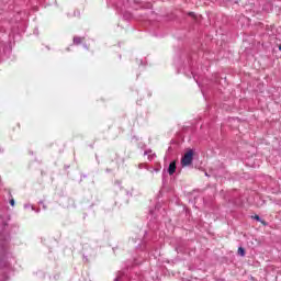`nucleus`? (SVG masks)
<instances>
[{
	"label": "nucleus",
	"instance_id": "obj_1",
	"mask_svg": "<svg viewBox=\"0 0 281 281\" xmlns=\"http://www.w3.org/2000/svg\"><path fill=\"white\" fill-rule=\"evenodd\" d=\"M193 159H194V151H192V149H190L189 151H187L183 155V157L181 159V166L183 168H186L187 166H191Z\"/></svg>",
	"mask_w": 281,
	"mask_h": 281
},
{
	"label": "nucleus",
	"instance_id": "obj_2",
	"mask_svg": "<svg viewBox=\"0 0 281 281\" xmlns=\"http://www.w3.org/2000/svg\"><path fill=\"white\" fill-rule=\"evenodd\" d=\"M177 171V164L175 161L170 162L169 168H168V173L172 175L173 172Z\"/></svg>",
	"mask_w": 281,
	"mask_h": 281
},
{
	"label": "nucleus",
	"instance_id": "obj_3",
	"mask_svg": "<svg viewBox=\"0 0 281 281\" xmlns=\"http://www.w3.org/2000/svg\"><path fill=\"white\" fill-rule=\"evenodd\" d=\"M80 43H82V37H74L75 45H80Z\"/></svg>",
	"mask_w": 281,
	"mask_h": 281
},
{
	"label": "nucleus",
	"instance_id": "obj_4",
	"mask_svg": "<svg viewBox=\"0 0 281 281\" xmlns=\"http://www.w3.org/2000/svg\"><path fill=\"white\" fill-rule=\"evenodd\" d=\"M238 255H239V256H245V248L239 247V248H238Z\"/></svg>",
	"mask_w": 281,
	"mask_h": 281
},
{
	"label": "nucleus",
	"instance_id": "obj_5",
	"mask_svg": "<svg viewBox=\"0 0 281 281\" xmlns=\"http://www.w3.org/2000/svg\"><path fill=\"white\" fill-rule=\"evenodd\" d=\"M148 159H149V161H153V159H155V154L148 155Z\"/></svg>",
	"mask_w": 281,
	"mask_h": 281
},
{
	"label": "nucleus",
	"instance_id": "obj_6",
	"mask_svg": "<svg viewBox=\"0 0 281 281\" xmlns=\"http://www.w3.org/2000/svg\"><path fill=\"white\" fill-rule=\"evenodd\" d=\"M255 220H256V221H259V222H262V221L260 220V216H258V215L255 216Z\"/></svg>",
	"mask_w": 281,
	"mask_h": 281
},
{
	"label": "nucleus",
	"instance_id": "obj_7",
	"mask_svg": "<svg viewBox=\"0 0 281 281\" xmlns=\"http://www.w3.org/2000/svg\"><path fill=\"white\" fill-rule=\"evenodd\" d=\"M10 205L14 206V200H10Z\"/></svg>",
	"mask_w": 281,
	"mask_h": 281
},
{
	"label": "nucleus",
	"instance_id": "obj_8",
	"mask_svg": "<svg viewBox=\"0 0 281 281\" xmlns=\"http://www.w3.org/2000/svg\"><path fill=\"white\" fill-rule=\"evenodd\" d=\"M190 14V16H193L194 15V13H189Z\"/></svg>",
	"mask_w": 281,
	"mask_h": 281
},
{
	"label": "nucleus",
	"instance_id": "obj_9",
	"mask_svg": "<svg viewBox=\"0 0 281 281\" xmlns=\"http://www.w3.org/2000/svg\"><path fill=\"white\" fill-rule=\"evenodd\" d=\"M114 281H120V280L116 278V279H114Z\"/></svg>",
	"mask_w": 281,
	"mask_h": 281
},
{
	"label": "nucleus",
	"instance_id": "obj_10",
	"mask_svg": "<svg viewBox=\"0 0 281 281\" xmlns=\"http://www.w3.org/2000/svg\"><path fill=\"white\" fill-rule=\"evenodd\" d=\"M145 155H148V151H145Z\"/></svg>",
	"mask_w": 281,
	"mask_h": 281
}]
</instances>
